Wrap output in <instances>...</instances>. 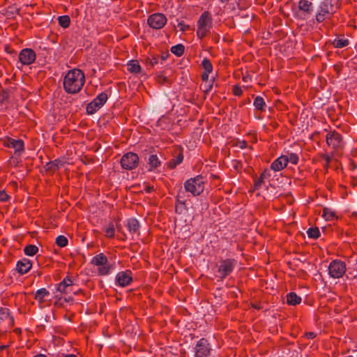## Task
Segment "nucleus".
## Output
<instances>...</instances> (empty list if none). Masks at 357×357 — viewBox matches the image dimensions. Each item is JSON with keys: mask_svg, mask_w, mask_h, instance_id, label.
<instances>
[{"mask_svg": "<svg viewBox=\"0 0 357 357\" xmlns=\"http://www.w3.org/2000/svg\"><path fill=\"white\" fill-rule=\"evenodd\" d=\"M202 66L204 72L211 73L213 71V65L208 58H204L202 62Z\"/></svg>", "mask_w": 357, "mask_h": 357, "instance_id": "obj_37", "label": "nucleus"}, {"mask_svg": "<svg viewBox=\"0 0 357 357\" xmlns=\"http://www.w3.org/2000/svg\"><path fill=\"white\" fill-rule=\"evenodd\" d=\"M145 190L147 192H151V191L153 190V186H148L146 188Z\"/></svg>", "mask_w": 357, "mask_h": 357, "instance_id": "obj_55", "label": "nucleus"}, {"mask_svg": "<svg viewBox=\"0 0 357 357\" xmlns=\"http://www.w3.org/2000/svg\"><path fill=\"white\" fill-rule=\"evenodd\" d=\"M177 26L179 28V30L182 32L186 31L190 29V26L188 24H186L184 21L179 22Z\"/></svg>", "mask_w": 357, "mask_h": 357, "instance_id": "obj_44", "label": "nucleus"}, {"mask_svg": "<svg viewBox=\"0 0 357 357\" xmlns=\"http://www.w3.org/2000/svg\"><path fill=\"white\" fill-rule=\"evenodd\" d=\"M183 160V155L181 150H176L173 158L169 160L167 163V167L169 169H174L177 165L181 164Z\"/></svg>", "mask_w": 357, "mask_h": 357, "instance_id": "obj_18", "label": "nucleus"}, {"mask_svg": "<svg viewBox=\"0 0 357 357\" xmlns=\"http://www.w3.org/2000/svg\"><path fill=\"white\" fill-rule=\"evenodd\" d=\"M144 62L147 67L152 68L158 63V56H152L151 58L148 57L144 60Z\"/></svg>", "mask_w": 357, "mask_h": 357, "instance_id": "obj_39", "label": "nucleus"}, {"mask_svg": "<svg viewBox=\"0 0 357 357\" xmlns=\"http://www.w3.org/2000/svg\"><path fill=\"white\" fill-rule=\"evenodd\" d=\"M210 73L204 72L202 75V79L203 81H207L208 79V74Z\"/></svg>", "mask_w": 357, "mask_h": 357, "instance_id": "obj_53", "label": "nucleus"}, {"mask_svg": "<svg viewBox=\"0 0 357 357\" xmlns=\"http://www.w3.org/2000/svg\"><path fill=\"white\" fill-rule=\"evenodd\" d=\"M233 167L236 171L240 172L243 168V164L241 161L235 160L233 161Z\"/></svg>", "mask_w": 357, "mask_h": 357, "instance_id": "obj_47", "label": "nucleus"}, {"mask_svg": "<svg viewBox=\"0 0 357 357\" xmlns=\"http://www.w3.org/2000/svg\"><path fill=\"white\" fill-rule=\"evenodd\" d=\"M74 282V280L72 277L66 276L63 280L57 285V291L61 292L63 294H66L67 290L69 287H71V284H73V282Z\"/></svg>", "mask_w": 357, "mask_h": 357, "instance_id": "obj_21", "label": "nucleus"}, {"mask_svg": "<svg viewBox=\"0 0 357 357\" xmlns=\"http://www.w3.org/2000/svg\"><path fill=\"white\" fill-rule=\"evenodd\" d=\"M33 357H47L46 355L45 354H37L36 356H34Z\"/></svg>", "mask_w": 357, "mask_h": 357, "instance_id": "obj_59", "label": "nucleus"}, {"mask_svg": "<svg viewBox=\"0 0 357 357\" xmlns=\"http://www.w3.org/2000/svg\"><path fill=\"white\" fill-rule=\"evenodd\" d=\"M185 209H187V206L184 199V192L180 190L176 197L175 211L177 213H181Z\"/></svg>", "mask_w": 357, "mask_h": 357, "instance_id": "obj_19", "label": "nucleus"}, {"mask_svg": "<svg viewBox=\"0 0 357 357\" xmlns=\"http://www.w3.org/2000/svg\"><path fill=\"white\" fill-rule=\"evenodd\" d=\"M253 105L257 110L264 112L266 107V102L264 98L261 96H257L255 100Z\"/></svg>", "mask_w": 357, "mask_h": 357, "instance_id": "obj_29", "label": "nucleus"}, {"mask_svg": "<svg viewBox=\"0 0 357 357\" xmlns=\"http://www.w3.org/2000/svg\"><path fill=\"white\" fill-rule=\"evenodd\" d=\"M236 146L239 147L241 149H243L248 146V144H247V142L245 140H238L236 142Z\"/></svg>", "mask_w": 357, "mask_h": 357, "instance_id": "obj_50", "label": "nucleus"}, {"mask_svg": "<svg viewBox=\"0 0 357 357\" xmlns=\"http://www.w3.org/2000/svg\"><path fill=\"white\" fill-rule=\"evenodd\" d=\"M211 348L206 338H201L195 347V357H208Z\"/></svg>", "mask_w": 357, "mask_h": 357, "instance_id": "obj_12", "label": "nucleus"}, {"mask_svg": "<svg viewBox=\"0 0 357 357\" xmlns=\"http://www.w3.org/2000/svg\"><path fill=\"white\" fill-rule=\"evenodd\" d=\"M3 146L7 148L14 149L15 154L18 155H20L24 151V143L22 139L6 137L3 142Z\"/></svg>", "mask_w": 357, "mask_h": 357, "instance_id": "obj_13", "label": "nucleus"}, {"mask_svg": "<svg viewBox=\"0 0 357 357\" xmlns=\"http://www.w3.org/2000/svg\"><path fill=\"white\" fill-rule=\"evenodd\" d=\"M167 58V56H161V59L162 60H165Z\"/></svg>", "mask_w": 357, "mask_h": 357, "instance_id": "obj_62", "label": "nucleus"}, {"mask_svg": "<svg viewBox=\"0 0 357 357\" xmlns=\"http://www.w3.org/2000/svg\"><path fill=\"white\" fill-rule=\"evenodd\" d=\"M252 307L257 310H259L261 308V307L259 306V304H255V303H252Z\"/></svg>", "mask_w": 357, "mask_h": 357, "instance_id": "obj_56", "label": "nucleus"}, {"mask_svg": "<svg viewBox=\"0 0 357 357\" xmlns=\"http://www.w3.org/2000/svg\"><path fill=\"white\" fill-rule=\"evenodd\" d=\"M204 179L201 175L189 178L184 183L185 191L190 192L193 196L201 195L204 190Z\"/></svg>", "mask_w": 357, "mask_h": 357, "instance_id": "obj_3", "label": "nucleus"}, {"mask_svg": "<svg viewBox=\"0 0 357 357\" xmlns=\"http://www.w3.org/2000/svg\"><path fill=\"white\" fill-rule=\"evenodd\" d=\"M301 302V298L295 292H290L287 294V303L289 305H296Z\"/></svg>", "mask_w": 357, "mask_h": 357, "instance_id": "obj_25", "label": "nucleus"}, {"mask_svg": "<svg viewBox=\"0 0 357 357\" xmlns=\"http://www.w3.org/2000/svg\"><path fill=\"white\" fill-rule=\"evenodd\" d=\"M334 70L339 74L341 70V67L340 65L335 64L333 66Z\"/></svg>", "mask_w": 357, "mask_h": 357, "instance_id": "obj_54", "label": "nucleus"}, {"mask_svg": "<svg viewBox=\"0 0 357 357\" xmlns=\"http://www.w3.org/2000/svg\"><path fill=\"white\" fill-rule=\"evenodd\" d=\"M237 261L235 259H220L218 266V277L222 280L229 275L236 267Z\"/></svg>", "mask_w": 357, "mask_h": 357, "instance_id": "obj_6", "label": "nucleus"}, {"mask_svg": "<svg viewBox=\"0 0 357 357\" xmlns=\"http://www.w3.org/2000/svg\"><path fill=\"white\" fill-rule=\"evenodd\" d=\"M212 22V16L208 11L206 10L201 14L197 21V36L199 39H203L210 33Z\"/></svg>", "mask_w": 357, "mask_h": 357, "instance_id": "obj_2", "label": "nucleus"}, {"mask_svg": "<svg viewBox=\"0 0 357 357\" xmlns=\"http://www.w3.org/2000/svg\"><path fill=\"white\" fill-rule=\"evenodd\" d=\"M326 142L329 147L336 151L342 149L344 146L342 135L335 130L331 131L326 135Z\"/></svg>", "mask_w": 357, "mask_h": 357, "instance_id": "obj_10", "label": "nucleus"}, {"mask_svg": "<svg viewBox=\"0 0 357 357\" xmlns=\"http://www.w3.org/2000/svg\"><path fill=\"white\" fill-rule=\"evenodd\" d=\"M148 164L150 167V169H152L160 166L161 162L156 155L152 154L148 159Z\"/></svg>", "mask_w": 357, "mask_h": 357, "instance_id": "obj_30", "label": "nucleus"}, {"mask_svg": "<svg viewBox=\"0 0 357 357\" xmlns=\"http://www.w3.org/2000/svg\"><path fill=\"white\" fill-rule=\"evenodd\" d=\"M331 44L335 48H342L347 47L349 44V41L346 38H335L331 42Z\"/></svg>", "mask_w": 357, "mask_h": 357, "instance_id": "obj_32", "label": "nucleus"}, {"mask_svg": "<svg viewBox=\"0 0 357 357\" xmlns=\"http://www.w3.org/2000/svg\"><path fill=\"white\" fill-rule=\"evenodd\" d=\"M171 52L177 56H181L185 52V47L182 44H178L171 47Z\"/></svg>", "mask_w": 357, "mask_h": 357, "instance_id": "obj_34", "label": "nucleus"}, {"mask_svg": "<svg viewBox=\"0 0 357 357\" xmlns=\"http://www.w3.org/2000/svg\"><path fill=\"white\" fill-rule=\"evenodd\" d=\"M8 94L6 91H0V103H2L4 100L8 98Z\"/></svg>", "mask_w": 357, "mask_h": 357, "instance_id": "obj_48", "label": "nucleus"}, {"mask_svg": "<svg viewBox=\"0 0 357 357\" xmlns=\"http://www.w3.org/2000/svg\"><path fill=\"white\" fill-rule=\"evenodd\" d=\"M346 264L339 259H335L330 263L328 273L333 278H340L346 273Z\"/></svg>", "mask_w": 357, "mask_h": 357, "instance_id": "obj_8", "label": "nucleus"}, {"mask_svg": "<svg viewBox=\"0 0 357 357\" xmlns=\"http://www.w3.org/2000/svg\"><path fill=\"white\" fill-rule=\"evenodd\" d=\"M322 217L326 221H331V220H333L337 218V216L336 215L335 212L327 207H324L323 208Z\"/></svg>", "mask_w": 357, "mask_h": 357, "instance_id": "obj_28", "label": "nucleus"}, {"mask_svg": "<svg viewBox=\"0 0 357 357\" xmlns=\"http://www.w3.org/2000/svg\"><path fill=\"white\" fill-rule=\"evenodd\" d=\"M85 83V75L82 70L74 68L69 70L63 78L64 91L69 94L79 93Z\"/></svg>", "mask_w": 357, "mask_h": 357, "instance_id": "obj_1", "label": "nucleus"}, {"mask_svg": "<svg viewBox=\"0 0 357 357\" xmlns=\"http://www.w3.org/2000/svg\"><path fill=\"white\" fill-rule=\"evenodd\" d=\"M81 291V289L78 288L77 285H75L73 282V284H71V287L68 288L66 294H77Z\"/></svg>", "mask_w": 357, "mask_h": 357, "instance_id": "obj_42", "label": "nucleus"}, {"mask_svg": "<svg viewBox=\"0 0 357 357\" xmlns=\"http://www.w3.org/2000/svg\"><path fill=\"white\" fill-rule=\"evenodd\" d=\"M103 231L105 233V236L109 238H112L114 237L115 234V228L114 223L112 222H109V224L103 228Z\"/></svg>", "mask_w": 357, "mask_h": 357, "instance_id": "obj_31", "label": "nucleus"}, {"mask_svg": "<svg viewBox=\"0 0 357 357\" xmlns=\"http://www.w3.org/2000/svg\"><path fill=\"white\" fill-rule=\"evenodd\" d=\"M63 357H77L75 354H65Z\"/></svg>", "mask_w": 357, "mask_h": 357, "instance_id": "obj_58", "label": "nucleus"}, {"mask_svg": "<svg viewBox=\"0 0 357 357\" xmlns=\"http://www.w3.org/2000/svg\"><path fill=\"white\" fill-rule=\"evenodd\" d=\"M10 197L6 192L5 190L0 191V202H6L10 199Z\"/></svg>", "mask_w": 357, "mask_h": 357, "instance_id": "obj_45", "label": "nucleus"}, {"mask_svg": "<svg viewBox=\"0 0 357 357\" xmlns=\"http://www.w3.org/2000/svg\"><path fill=\"white\" fill-rule=\"evenodd\" d=\"M120 163L123 169L132 170L138 167L139 158L137 153L128 152L123 155Z\"/></svg>", "mask_w": 357, "mask_h": 357, "instance_id": "obj_7", "label": "nucleus"}, {"mask_svg": "<svg viewBox=\"0 0 357 357\" xmlns=\"http://www.w3.org/2000/svg\"><path fill=\"white\" fill-rule=\"evenodd\" d=\"M91 264L98 267V273L100 275H107L112 269V266L109 263L107 257L104 253L94 256L91 259Z\"/></svg>", "mask_w": 357, "mask_h": 357, "instance_id": "obj_4", "label": "nucleus"}, {"mask_svg": "<svg viewBox=\"0 0 357 357\" xmlns=\"http://www.w3.org/2000/svg\"><path fill=\"white\" fill-rule=\"evenodd\" d=\"M59 24L63 28H68L70 24V19L68 15H62L58 18Z\"/></svg>", "mask_w": 357, "mask_h": 357, "instance_id": "obj_35", "label": "nucleus"}, {"mask_svg": "<svg viewBox=\"0 0 357 357\" xmlns=\"http://www.w3.org/2000/svg\"><path fill=\"white\" fill-rule=\"evenodd\" d=\"M132 275L130 270L119 272L116 276V284L122 287L128 286L132 282Z\"/></svg>", "mask_w": 357, "mask_h": 357, "instance_id": "obj_15", "label": "nucleus"}, {"mask_svg": "<svg viewBox=\"0 0 357 357\" xmlns=\"http://www.w3.org/2000/svg\"><path fill=\"white\" fill-rule=\"evenodd\" d=\"M287 163L291 162L293 165H297L299 160V157L298 154L295 153H290L288 155H287Z\"/></svg>", "mask_w": 357, "mask_h": 357, "instance_id": "obj_41", "label": "nucleus"}, {"mask_svg": "<svg viewBox=\"0 0 357 357\" xmlns=\"http://www.w3.org/2000/svg\"><path fill=\"white\" fill-rule=\"evenodd\" d=\"M158 81L162 84H165V82H167L168 81V79L167 77H164V76H162V75H158Z\"/></svg>", "mask_w": 357, "mask_h": 357, "instance_id": "obj_51", "label": "nucleus"}, {"mask_svg": "<svg viewBox=\"0 0 357 357\" xmlns=\"http://www.w3.org/2000/svg\"><path fill=\"white\" fill-rule=\"evenodd\" d=\"M45 172L50 174H53L56 171H58L57 167H56L54 161H50L47 162L45 166Z\"/></svg>", "mask_w": 357, "mask_h": 357, "instance_id": "obj_38", "label": "nucleus"}, {"mask_svg": "<svg viewBox=\"0 0 357 357\" xmlns=\"http://www.w3.org/2000/svg\"><path fill=\"white\" fill-rule=\"evenodd\" d=\"M305 336L308 339L312 340L316 337V334L314 332H308L305 333Z\"/></svg>", "mask_w": 357, "mask_h": 357, "instance_id": "obj_52", "label": "nucleus"}, {"mask_svg": "<svg viewBox=\"0 0 357 357\" xmlns=\"http://www.w3.org/2000/svg\"><path fill=\"white\" fill-rule=\"evenodd\" d=\"M298 8L300 11L303 13L305 16L311 15L313 11L312 3L308 0H300Z\"/></svg>", "mask_w": 357, "mask_h": 357, "instance_id": "obj_20", "label": "nucleus"}, {"mask_svg": "<svg viewBox=\"0 0 357 357\" xmlns=\"http://www.w3.org/2000/svg\"><path fill=\"white\" fill-rule=\"evenodd\" d=\"M127 227L131 234H135L138 233L140 225L137 219L130 218L127 222Z\"/></svg>", "mask_w": 357, "mask_h": 357, "instance_id": "obj_24", "label": "nucleus"}, {"mask_svg": "<svg viewBox=\"0 0 357 357\" xmlns=\"http://www.w3.org/2000/svg\"><path fill=\"white\" fill-rule=\"evenodd\" d=\"M321 158H322L323 160H325V162H326V164H325V165H324V167H325L326 169H328V167H329L330 163H331V160H332V156H331V155H328V154H322V155H321Z\"/></svg>", "mask_w": 357, "mask_h": 357, "instance_id": "obj_43", "label": "nucleus"}, {"mask_svg": "<svg viewBox=\"0 0 357 357\" xmlns=\"http://www.w3.org/2000/svg\"><path fill=\"white\" fill-rule=\"evenodd\" d=\"M9 320V324L10 326L14 325V318L10 314V310L6 307H0V324L5 320Z\"/></svg>", "mask_w": 357, "mask_h": 357, "instance_id": "obj_23", "label": "nucleus"}, {"mask_svg": "<svg viewBox=\"0 0 357 357\" xmlns=\"http://www.w3.org/2000/svg\"><path fill=\"white\" fill-rule=\"evenodd\" d=\"M108 99V96L105 92L100 93L96 98L89 102L86 107V114H93L100 109Z\"/></svg>", "mask_w": 357, "mask_h": 357, "instance_id": "obj_9", "label": "nucleus"}, {"mask_svg": "<svg viewBox=\"0 0 357 357\" xmlns=\"http://www.w3.org/2000/svg\"><path fill=\"white\" fill-rule=\"evenodd\" d=\"M128 70L131 73L137 74L141 71V66L137 60H131L128 63Z\"/></svg>", "mask_w": 357, "mask_h": 357, "instance_id": "obj_26", "label": "nucleus"}, {"mask_svg": "<svg viewBox=\"0 0 357 357\" xmlns=\"http://www.w3.org/2000/svg\"><path fill=\"white\" fill-rule=\"evenodd\" d=\"M287 166V155H282L275 159L271 165V169L275 172H279Z\"/></svg>", "mask_w": 357, "mask_h": 357, "instance_id": "obj_16", "label": "nucleus"}, {"mask_svg": "<svg viewBox=\"0 0 357 357\" xmlns=\"http://www.w3.org/2000/svg\"><path fill=\"white\" fill-rule=\"evenodd\" d=\"M271 176V174L268 169H265L259 177L255 181V183L253 185L254 190H259L261 188L262 184L264 183V178H268Z\"/></svg>", "mask_w": 357, "mask_h": 357, "instance_id": "obj_22", "label": "nucleus"}, {"mask_svg": "<svg viewBox=\"0 0 357 357\" xmlns=\"http://www.w3.org/2000/svg\"><path fill=\"white\" fill-rule=\"evenodd\" d=\"M307 234L309 238L317 239L320 236V231L318 227H311L309 228L307 231Z\"/></svg>", "mask_w": 357, "mask_h": 357, "instance_id": "obj_36", "label": "nucleus"}, {"mask_svg": "<svg viewBox=\"0 0 357 357\" xmlns=\"http://www.w3.org/2000/svg\"><path fill=\"white\" fill-rule=\"evenodd\" d=\"M32 264L31 261L26 258L17 261L16 265V270L20 275H24L29 271L31 268Z\"/></svg>", "mask_w": 357, "mask_h": 357, "instance_id": "obj_17", "label": "nucleus"}, {"mask_svg": "<svg viewBox=\"0 0 357 357\" xmlns=\"http://www.w3.org/2000/svg\"><path fill=\"white\" fill-rule=\"evenodd\" d=\"M68 243V238L63 235H60L56 238V244L60 248L66 246Z\"/></svg>", "mask_w": 357, "mask_h": 357, "instance_id": "obj_40", "label": "nucleus"}, {"mask_svg": "<svg viewBox=\"0 0 357 357\" xmlns=\"http://www.w3.org/2000/svg\"><path fill=\"white\" fill-rule=\"evenodd\" d=\"M232 92L233 94L236 96H241L243 94V90L238 85H235L233 86Z\"/></svg>", "mask_w": 357, "mask_h": 357, "instance_id": "obj_46", "label": "nucleus"}, {"mask_svg": "<svg viewBox=\"0 0 357 357\" xmlns=\"http://www.w3.org/2000/svg\"><path fill=\"white\" fill-rule=\"evenodd\" d=\"M36 59L35 52L31 48H24L19 53V60L22 65L29 66L34 63Z\"/></svg>", "mask_w": 357, "mask_h": 357, "instance_id": "obj_14", "label": "nucleus"}, {"mask_svg": "<svg viewBox=\"0 0 357 357\" xmlns=\"http://www.w3.org/2000/svg\"><path fill=\"white\" fill-rule=\"evenodd\" d=\"M50 296V292L45 289L42 288L36 291L34 298L40 303L45 301V298Z\"/></svg>", "mask_w": 357, "mask_h": 357, "instance_id": "obj_27", "label": "nucleus"}, {"mask_svg": "<svg viewBox=\"0 0 357 357\" xmlns=\"http://www.w3.org/2000/svg\"><path fill=\"white\" fill-rule=\"evenodd\" d=\"M73 299L71 296H69L68 298H65V301L67 302L72 301Z\"/></svg>", "mask_w": 357, "mask_h": 357, "instance_id": "obj_60", "label": "nucleus"}, {"mask_svg": "<svg viewBox=\"0 0 357 357\" xmlns=\"http://www.w3.org/2000/svg\"><path fill=\"white\" fill-rule=\"evenodd\" d=\"M335 12L332 0H324L321 2L319 10L316 15V20L321 23Z\"/></svg>", "mask_w": 357, "mask_h": 357, "instance_id": "obj_5", "label": "nucleus"}, {"mask_svg": "<svg viewBox=\"0 0 357 357\" xmlns=\"http://www.w3.org/2000/svg\"><path fill=\"white\" fill-rule=\"evenodd\" d=\"M166 16L160 13H155L149 16L147 23L150 27L154 29H160L167 24Z\"/></svg>", "mask_w": 357, "mask_h": 357, "instance_id": "obj_11", "label": "nucleus"}, {"mask_svg": "<svg viewBox=\"0 0 357 357\" xmlns=\"http://www.w3.org/2000/svg\"><path fill=\"white\" fill-rule=\"evenodd\" d=\"M256 141H257V138L255 137L253 142H255Z\"/></svg>", "mask_w": 357, "mask_h": 357, "instance_id": "obj_64", "label": "nucleus"}, {"mask_svg": "<svg viewBox=\"0 0 357 357\" xmlns=\"http://www.w3.org/2000/svg\"><path fill=\"white\" fill-rule=\"evenodd\" d=\"M38 252V248L35 245H27L24 248V252L27 256H33Z\"/></svg>", "mask_w": 357, "mask_h": 357, "instance_id": "obj_33", "label": "nucleus"}, {"mask_svg": "<svg viewBox=\"0 0 357 357\" xmlns=\"http://www.w3.org/2000/svg\"><path fill=\"white\" fill-rule=\"evenodd\" d=\"M229 0H221L222 2H226V1H228Z\"/></svg>", "mask_w": 357, "mask_h": 357, "instance_id": "obj_63", "label": "nucleus"}, {"mask_svg": "<svg viewBox=\"0 0 357 357\" xmlns=\"http://www.w3.org/2000/svg\"><path fill=\"white\" fill-rule=\"evenodd\" d=\"M8 346V345H1L0 346V351H3L6 349Z\"/></svg>", "mask_w": 357, "mask_h": 357, "instance_id": "obj_57", "label": "nucleus"}, {"mask_svg": "<svg viewBox=\"0 0 357 357\" xmlns=\"http://www.w3.org/2000/svg\"><path fill=\"white\" fill-rule=\"evenodd\" d=\"M163 118H164V117H162V118L160 119L158 121L157 123H158V126H160V123H161V122H162V119H163Z\"/></svg>", "mask_w": 357, "mask_h": 357, "instance_id": "obj_61", "label": "nucleus"}, {"mask_svg": "<svg viewBox=\"0 0 357 357\" xmlns=\"http://www.w3.org/2000/svg\"><path fill=\"white\" fill-rule=\"evenodd\" d=\"M53 161L55 163L56 167H57L58 170L60 168L63 167L65 165V164H66V162L62 160H61V159H56V160H54Z\"/></svg>", "mask_w": 357, "mask_h": 357, "instance_id": "obj_49", "label": "nucleus"}]
</instances>
